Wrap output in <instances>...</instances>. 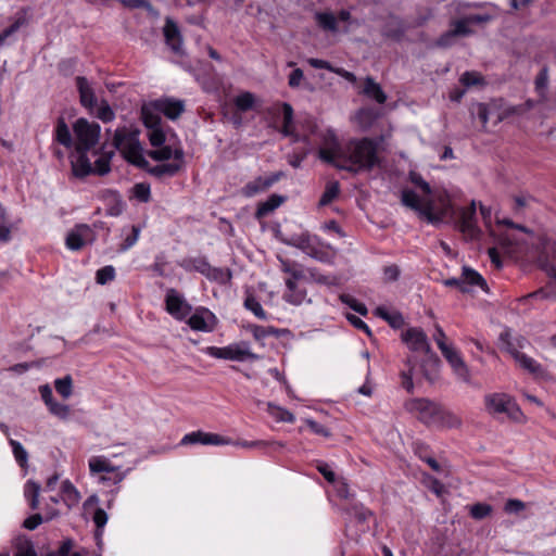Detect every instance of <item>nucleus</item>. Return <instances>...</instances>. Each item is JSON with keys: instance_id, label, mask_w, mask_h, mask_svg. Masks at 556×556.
Instances as JSON below:
<instances>
[{"instance_id": "nucleus-1", "label": "nucleus", "mask_w": 556, "mask_h": 556, "mask_svg": "<svg viewBox=\"0 0 556 556\" xmlns=\"http://www.w3.org/2000/svg\"><path fill=\"white\" fill-rule=\"evenodd\" d=\"M321 161L351 173L370 170L379 163L378 146L369 138L341 143L333 132L325 136L318 151Z\"/></svg>"}, {"instance_id": "nucleus-2", "label": "nucleus", "mask_w": 556, "mask_h": 556, "mask_svg": "<svg viewBox=\"0 0 556 556\" xmlns=\"http://www.w3.org/2000/svg\"><path fill=\"white\" fill-rule=\"evenodd\" d=\"M113 144L129 163L140 167L147 164L139 141V130L136 127L123 126L117 128L114 134Z\"/></svg>"}, {"instance_id": "nucleus-3", "label": "nucleus", "mask_w": 556, "mask_h": 556, "mask_svg": "<svg viewBox=\"0 0 556 556\" xmlns=\"http://www.w3.org/2000/svg\"><path fill=\"white\" fill-rule=\"evenodd\" d=\"M539 263L551 279V286L542 288L531 294L530 298L556 300V241L545 242Z\"/></svg>"}, {"instance_id": "nucleus-4", "label": "nucleus", "mask_w": 556, "mask_h": 556, "mask_svg": "<svg viewBox=\"0 0 556 556\" xmlns=\"http://www.w3.org/2000/svg\"><path fill=\"white\" fill-rule=\"evenodd\" d=\"M73 130L76 137V151H89L98 143L101 127L80 117L74 123Z\"/></svg>"}, {"instance_id": "nucleus-5", "label": "nucleus", "mask_w": 556, "mask_h": 556, "mask_svg": "<svg viewBox=\"0 0 556 556\" xmlns=\"http://www.w3.org/2000/svg\"><path fill=\"white\" fill-rule=\"evenodd\" d=\"M205 353L215 358L236 361V362H244L248 359L256 361L258 359V355L253 353L250 350L249 343L239 342L233 343L224 348L217 346H207L205 349Z\"/></svg>"}, {"instance_id": "nucleus-6", "label": "nucleus", "mask_w": 556, "mask_h": 556, "mask_svg": "<svg viewBox=\"0 0 556 556\" xmlns=\"http://www.w3.org/2000/svg\"><path fill=\"white\" fill-rule=\"evenodd\" d=\"M484 403L486 410L493 416L506 415L511 419H517L520 415L517 404L505 393L488 394L484 397Z\"/></svg>"}, {"instance_id": "nucleus-7", "label": "nucleus", "mask_w": 556, "mask_h": 556, "mask_svg": "<svg viewBox=\"0 0 556 556\" xmlns=\"http://www.w3.org/2000/svg\"><path fill=\"white\" fill-rule=\"evenodd\" d=\"M406 409L427 426H434L441 405L428 399H413L406 402Z\"/></svg>"}, {"instance_id": "nucleus-8", "label": "nucleus", "mask_w": 556, "mask_h": 556, "mask_svg": "<svg viewBox=\"0 0 556 556\" xmlns=\"http://www.w3.org/2000/svg\"><path fill=\"white\" fill-rule=\"evenodd\" d=\"M401 338L412 352L425 353L429 358L438 361L437 355L431 350L428 337L422 329L417 327L408 328L402 332Z\"/></svg>"}, {"instance_id": "nucleus-9", "label": "nucleus", "mask_w": 556, "mask_h": 556, "mask_svg": "<svg viewBox=\"0 0 556 556\" xmlns=\"http://www.w3.org/2000/svg\"><path fill=\"white\" fill-rule=\"evenodd\" d=\"M509 332L505 331L501 333L500 339L503 342L504 349L513 355L515 361L522 367L528 370L530 374L541 377L544 375L543 367L532 357L527 356L526 354L517 351L513 343L509 341Z\"/></svg>"}, {"instance_id": "nucleus-10", "label": "nucleus", "mask_w": 556, "mask_h": 556, "mask_svg": "<svg viewBox=\"0 0 556 556\" xmlns=\"http://www.w3.org/2000/svg\"><path fill=\"white\" fill-rule=\"evenodd\" d=\"M165 305L168 314L178 320H184L187 318L192 311L191 305L175 289L167 290L165 296Z\"/></svg>"}, {"instance_id": "nucleus-11", "label": "nucleus", "mask_w": 556, "mask_h": 556, "mask_svg": "<svg viewBox=\"0 0 556 556\" xmlns=\"http://www.w3.org/2000/svg\"><path fill=\"white\" fill-rule=\"evenodd\" d=\"M444 285L447 287H457L464 293L470 292L471 286H479L481 289L486 290V281L484 278L478 271L468 267L463 268L460 279H446Z\"/></svg>"}, {"instance_id": "nucleus-12", "label": "nucleus", "mask_w": 556, "mask_h": 556, "mask_svg": "<svg viewBox=\"0 0 556 556\" xmlns=\"http://www.w3.org/2000/svg\"><path fill=\"white\" fill-rule=\"evenodd\" d=\"M282 176V172L273 173L268 176H258L245 184L240 190V193L245 198H252L268 190L274 184L278 182Z\"/></svg>"}, {"instance_id": "nucleus-13", "label": "nucleus", "mask_w": 556, "mask_h": 556, "mask_svg": "<svg viewBox=\"0 0 556 556\" xmlns=\"http://www.w3.org/2000/svg\"><path fill=\"white\" fill-rule=\"evenodd\" d=\"M93 241L94 233L90 226L79 224L67 233L65 243L70 250L78 251Z\"/></svg>"}, {"instance_id": "nucleus-14", "label": "nucleus", "mask_w": 556, "mask_h": 556, "mask_svg": "<svg viewBox=\"0 0 556 556\" xmlns=\"http://www.w3.org/2000/svg\"><path fill=\"white\" fill-rule=\"evenodd\" d=\"M401 202L406 207L416 211L421 217L426 218L427 220L431 223L435 220L432 212V204L430 202L422 203V201L415 191L408 189L403 190Z\"/></svg>"}, {"instance_id": "nucleus-15", "label": "nucleus", "mask_w": 556, "mask_h": 556, "mask_svg": "<svg viewBox=\"0 0 556 556\" xmlns=\"http://www.w3.org/2000/svg\"><path fill=\"white\" fill-rule=\"evenodd\" d=\"M203 444V445H229L232 443L231 439L223 437L217 433L193 431L186 434L181 439V444Z\"/></svg>"}, {"instance_id": "nucleus-16", "label": "nucleus", "mask_w": 556, "mask_h": 556, "mask_svg": "<svg viewBox=\"0 0 556 556\" xmlns=\"http://www.w3.org/2000/svg\"><path fill=\"white\" fill-rule=\"evenodd\" d=\"M282 299L294 306L312 303V300L307 296L306 288L293 279L286 280V291L283 292Z\"/></svg>"}, {"instance_id": "nucleus-17", "label": "nucleus", "mask_w": 556, "mask_h": 556, "mask_svg": "<svg viewBox=\"0 0 556 556\" xmlns=\"http://www.w3.org/2000/svg\"><path fill=\"white\" fill-rule=\"evenodd\" d=\"M459 228L462 232L475 239L479 236V228L476 220V202L471 201L470 205L459 210Z\"/></svg>"}, {"instance_id": "nucleus-18", "label": "nucleus", "mask_w": 556, "mask_h": 556, "mask_svg": "<svg viewBox=\"0 0 556 556\" xmlns=\"http://www.w3.org/2000/svg\"><path fill=\"white\" fill-rule=\"evenodd\" d=\"M441 353L453 368L455 375L460 380L468 382L470 378L469 370L465 362L463 361L459 352L454 346L450 345L443 349Z\"/></svg>"}, {"instance_id": "nucleus-19", "label": "nucleus", "mask_w": 556, "mask_h": 556, "mask_svg": "<svg viewBox=\"0 0 556 556\" xmlns=\"http://www.w3.org/2000/svg\"><path fill=\"white\" fill-rule=\"evenodd\" d=\"M76 86L79 92L81 105L89 110L93 109L97 105V97L87 78L84 76H77Z\"/></svg>"}, {"instance_id": "nucleus-20", "label": "nucleus", "mask_w": 556, "mask_h": 556, "mask_svg": "<svg viewBox=\"0 0 556 556\" xmlns=\"http://www.w3.org/2000/svg\"><path fill=\"white\" fill-rule=\"evenodd\" d=\"M155 101L161 113L170 119H176L185 111V103L181 100L165 98Z\"/></svg>"}, {"instance_id": "nucleus-21", "label": "nucleus", "mask_w": 556, "mask_h": 556, "mask_svg": "<svg viewBox=\"0 0 556 556\" xmlns=\"http://www.w3.org/2000/svg\"><path fill=\"white\" fill-rule=\"evenodd\" d=\"M161 114L156 101L147 103L141 108V118L147 128L161 126Z\"/></svg>"}, {"instance_id": "nucleus-22", "label": "nucleus", "mask_w": 556, "mask_h": 556, "mask_svg": "<svg viewBox=\"0 0 556 556\" xmlns=\"http://www.w3.org/2000/svg\"><path fill=\"white\" fill-rule=\"evenodd\" d=\"M77 156L72 160V169L73 174L76 177H86L89 174L93 173V167L87 156L88 151H76Z\"/></svg>"}, {"instance_id": "nucleus-23", "label": "nucleus", "mask_w": 556, "mask_h": 556, "mask_svg": "<svg viewBox=\"0 0 556 556\" xmlns=\"http://www.w3.org/2000/svg\"><path fill=\"white\" fill-rule=\"evenodd\" d=\"M363 93L377 101L379 104H383L387 101V94L382 90L381 86L375 81L372 77H366L364 81Z\"/></svg>"}, {"instance_id": "nucleus-24", "label": "nucleus", "mask_w": 556, "mask_h": 556, "mask_svg": "<svg viewBox=\"0 0 556 556\" xmlns=\"http://www.w3.org/2000/svg\"><path fill=\"white\" fill-rule=\"evenodd\" d=\"M164 36L167 45L175 51L178 52L181 48V38L177 25L167 20L164 26Z\"/></svg>"}, {"instance_id": "nucleus-25", "label": "nucleus", "mask_w": 556, "mask_h": 556, "mask_svg": "<svg viewBox=\"0 0 556 556\" xmlns=\"http://www.w3.org/2000/svg\"><path fill=\"white\" fill-rule=\"evenodd\" d=\"M434 426L443 428H459L462 426V419L453 412L441 406Z\"/></svg>"}, {"instance_id": "nucleus-26", "label": "nucleus", "mask_w": 556, "mask_h": 556, "mask_svg": "<svg viewBox=\"0 0 556 556\" xmlns=\"http://www.w3.org/2000/svg\"><path fill=\"white\" fill-rule=\"evenodd\" d=\"M150 156L155 161H166L173 157L175 162L182 163L184 151L181 149L173 150L168 146H161L160 149L151 151Z\"/></svg>"}, {"instance_id": "nucleus-27", "label": "nucleus", "mask_w": 556, "mask_h": 556, "mask_svg": "<svg viewBox=\"0 0 556 556\" xmlns=\"http://www.w3.org/2000/svg\"><path fill=\"white\" fill-rule=\"evenodd\" d=\"M406 31L403 22L396 17H391L383 27L382 34L394 40H401Z\"/></svg>"}, {"instance_id": "nucleus-28", "label": "nucleus", "mask_w": 556, "mask_h": 556, "mask_svg": "<svg viewBox=\"0 0 556 556\" xmlns=\"http://www.w3.org/2000/svg\"><path fill=\"white\" fill-rule=\"evenodd\" d=\"M210 263L205 257H190L186 258L180 263V267H182L187 271H198L202 274L203 276L206 275Z\"/></svg>"}, {"instance_id": "nucleus-29", "label": "nucleus", "mask_w": 556, "mask_h": 556, "mask_svg": "<svg viewBox=\"0 0 556 556\" xmlns=\"http://www.w3.org/2000/svg\"><path fill=\"white\" fill-rule=\"evenodd\" d=\"M285 201V198L278 194H271L265 202L258 204L256 210L257 217L267 216L279 207Z\"/></svg>"}, {"instance_id": "nucleus-30", "label": "nucleus", "mask_w": 556, "mask_h": 556, "mask_svg": "<svg viewBox=\"0 0 556 556\" xmlns=\"http://www.w3.org/2000/svg\"><path fill=\"white\" fill-rule=\"evenodd\" d=\"M535 92L538 93L540 101L545 102L547 100L548 90V70L542 67L534 80Z\"/></svg>"}, {"instance_id": "nucleus-31", "label": "nucleus", "mask_w": 556, "mask_h": 556, "mask_svg": "<svg viewBox=\"0 0 556 556\" xmlns=\"http://www.w3.org/2000/svg\"><path fill=\"white\" fill-rule=\"evenodd\" d=\"M55 140L65 148H72L73 146V138L70 128L62 117L58 119L55 128Z\"/></svg>"}, {"instance_id": "nucleus-32", "label": "nucleus", "mask_w": 556, "mask_h": 556, "mask_svg": "<svg viewBox=\"0 0 556 556\" xmlns=\"http://www.w3.org/2000/svg\"><path fill=\"white\" fill-rule=\"evenodd\" d=\"M181 168V163L180 162H174V163H165V164H159L156 166H153L150 168V174L157 177V178H162L164 176H168V177H172L174 175H176Z\"/></svg>"}, {"instance_id": "nucleus-33", "label": "nucleus", "mask_w": 556, "mask_h": 556, "mask_svg": "<svg viewBox=\"0 0 556 556\" xmlns=\"http://www.w3.org/2000/svg\"><path fill=\"white\" fill-rule=\"evenodd\" d=\"M205 277L214 282L220 283V285H227L230 282L232 278L231 270L228 268H219V267H213L210 266Z\"/></svg>"}, {"instance_id": "nucleus-34", "label": "nucleus", "mask_w": 556, "mask_h": 556, "mask_svg": "<svg viewBox=\"0 0 556 556\" xmlns=\"http://www.w3.org/2000/svg\"><path fill=\"white\" fill-rule=\"evenodd\" d=\"M375 314L386 321L393 328H400L404 324L403 316L397 312H389L386 307L379 306L376 308Z\"/></svg>"}, {"instance_id": "nucleus-35", "label": "nucleus", "mask_w": 556, "mask_h": 556, "mask_svg": "<svg viewBox=\"0 0 556 556\" xmlns=\"http://www.w3.org/2000/svg\"><path fill=\"white\" fill-rule=\"evenodd\" d=\"M62 495L63 501L68 507L77 505L80 500L79 492L70 481H64L62 483Z\"/></svg>"}, {"instance_id": "nucleus-36", "label": "nucleus", "mask_w": 556, "mask_h": 556, "mask_svg": "<svg viewBox=\"0 0 556 556\" xmlns=\"http://www.w3.org/2000/svg\"><path fill=\"white\" fill-rule=\"evenodd\" d=\"M114 155L113 151L102 152L94 161L93 173L98 175H105L111 170V159Z\"/></svg>"}, {"instance_id": "nucleus-37", "label": "nucleus", "mask_w": 556, "mask_h": 556, "mask_svg": "<svg viewBox=\"0 0 556 556\" xmlns=\"http://www.w3.org/2000/svg\"><path fill=\"white\" fill-rule=\"evenodd\" d=\"M346 513L357 522H366L372 516L371 510L366 508L361 503L352 504L349 508H346Z\"/></svg>"}, {"instance_id": "nucleus-38", "label": "nucleus", "mask_w": 556, "mask_h": 556, "mask_svg": "<svg viewBox=\"0 0 556 556\" xmlns=\"http://www.w3.org/2000/svg\"><path fill=\"white\" fill-rule=\"evenodd\" d=\"M89 469L91 473H100V472H113L115 467H113L108 459L101 456H93L89 459Z\"/></svg>"}, {"instance_id": "nucleus-39", "label": "nucleus", "mask_w": 556, "mask_h": 556, "mask_svg": "<svg viewBox=\"0 0 556 556\" xmlns=\"http://www.w3.org/2000/svg\"><path fill=\"white\" fill-rule=\"evenodd\" d=\"M24 493L29 500L31 509H37L39 506L40 485L35 481H28L25 484Z\"/></svg>"}, {"instance_id": "nucleus-40", "label": "nucleus", "mask_w": 556, "mask_h": 556, "mask_svg": "<svg viewBox=\"0 0 556 556\" xmlns=\"http://www.w3.org/2000/svg\"><path fill=\"white\" fill-rule=\"evenodd\" d=\"M244 307L248 311H251L258 319L265 320L267 319V314L263 309L261 303L256 300V298L249 293L244 300Z\"/></svg>"}, {"instance_id": "nucleus-41", "label": "nucleus", "mask_w": 556, "mask_h": 556, "mask_svg": "<svg viewBox=\"0 0 556 556\" xmlns=\"http://www.w3.org/2000/svg\"><path fill=\"white\" fill-rule=\"evenodd\" d=\"M339 192L340 186L338 181L327 184L326 189L319 199V205H328L339 195Z\"/></svg>"}, {"instance_id": "nucleus-42", "label": "nucleus", "mask_w": 556, "mask_h": 556, "mask_svg": "<svg viewBox=\"0 0 556 556\" xmlns=\"http://www.w3.org/2000/svg\"><path fill=\"white\" fill-rule=\"evenodd\" d=\"M317 24L325 30L337 31V17L332 13L324 12L316 14Z\"/></svg>"}, {"instance_id": "nucleus-43", "label": "nucleus", "mask_w": 556, "mask_h": 556, "mask_svg": "<svg viewBox=\"0 0 556 556\" xmlns=\"http://www.w3.org/2000/svg\"><path fill=\"white\" fill-rule=\"evenodd\" d=\"M54 388L56 392L64 399H68L73 393V380L70 375L56 379L54 381Z\"/></svg>"}, {"instance_id": "nucleus-44", "label": "nucleus", "mask_w": 556, "mask_h": 556, "mask_svg": "<svg viewBox=\"0 0 556 556\" xmlns=\"http://www.w3.org/2000/svg\"><path fill=\"white\" fill-rule=\"evenodd\" d=\"M15 548L16 553L14 556H37L31 541L26 538H17Z\"/></svg>"}, {"instance_id": "nucleus-45", "label": "nucleus", "mask_w": 556, "mask_h": 556, "mask_svg": "<svg viewBox=\"0 0 556 556\" xmlns=\"http://www.w3.org/2000/svg\"><path fill=\"white\" fill-rule=\"evenodd\" d=\"M9 443L12 447L13 455L15 460L18 463L21 467H26L28 462V453L24 448V446L16 440L10 439Z\"/></svg>"}, {"instance_id": "nucleus-46", "label": "nucleus", "mask_w": 556, "mask_h": 556, "mask_svg": "<svg viewBox=\"0 0 556 556\" xmlns=\"http://www.w3.org/2000/svg\"><path fill=\"white\" fill-rule=\"evenodd\" d=\"M283 125L281 132L285 136H292L293 134V109L289 103H282Z\"/></svg>"}, {"instance_id": "nucleus-47", "label": "nucleus", "mask_w": 556, "mask_h": 556, "mask_svg": "<svg viewBox=\"0 0 556 556\" xmlns=\"http://www.w3.org/2000/svg\"><path fill=\"white\" fill-rule=\"evenodd\" d=\"M231 444H235L237 446L243 447V448H260L264 450L268 446H273L275 448L277 447H283V444L280 442H267V441H237L232 442Z\"/></svg>"}, {"instance_id": "nucleus-48", "label": "nucleus", "mask_w": 556, "mask_h": 556, "mask_svg": "<svg viewBox=\"0 0 556 556\" xmlns=\"http://www.w3.org/2000/svg\"><path fill=\"white\" fill-rule=\"evenodd\" d=\"M254 102H255L254 94L249 91L242 92L235 98L236 108L242 112L251 110L254 105Z\"/></svg>"}, {"instance_id": "nucleus-49", "label": "nucleus", "mask_w": 556, "mask_h": 556, "mask_svg": "<svg viewBox=\"0 0 556 556\" xmlns=\"http://www.w3.org/2000/svg\"><path fill=\"white\" fill-rule=\"evenodd\" d=\"M268 412L277 421L292 424L295 420V417L291 412L279 406L268 404Z\"/></svg>"}, {"instance_id": "nucleus-50", "label": "nucleus", "mask_w": 556, "mask_h": 556, "mask_svg": "<svg viewBox=\"0 0 556 556\" xmlns=\"http://www.w3.org/2000/svg\"><path fill=\"white\" fill-rule=\"evenodd\" d=\"M470 22L468 21V17H464V18H460V20H457V21H454L452 23V33L455 37H460V36H468L470 34H472V30L470 29Z\"/></svg>"}, {"instance_id": "nucleus-51", "label": "nucleus", "mask_w": 556, "mask_h": 556, "mask_svg": "<svg viewBox=\"0 0 556 556\" xmlns=\"http://www.w3.org/2000/svg\"><path fill=\"white\" fill-rule=\"evenodd\" d=\"M406 365H407L408 369L402 371V374H401L402 386L406 391L412 392L414 389V383H413V370L415 368L414 359L412 357H408L406 361Z\"/></svg>"}, {"instance_id": "nucleus-52", "label": "nucleus", "mask_w": 556, "mask_h": 556, "mask_svg": "<svg viewBox=\"0 0 556 556\" xmlns=\"http://www.w3.org/2000/svg\"><path fill=\"white\" fill-rule=\"evenodd\" d=\"M340 301L351 307L353 311L358 313L359 315L366 316L368 311L365 304L358 302L356 299L351 296L350 294H340Z\"/></svg>"}, {"instance_id": "nucleus-53", "label": "nucleus", "mask_w": 556, "mask_h": 556, "mask_svg": "<svg viewBox=\"0 0 556 556\" xmlns=\"http://www.w3.org/2000/svg\"><path fill=\"white\" fill-rule=\"evenodd\" d=\"M188 325L191 329L198 330V331H212V327L207 325L204 317L199 314L198 312L193 315H191L188 319Z\"/></svg>"}, {"instance_id": "nucleus-54", "label": "nucleus", "mask_w": 556, "mask_h": 556, "mask_svg": "<svg viewBox=\"0 0 556 556\" xmlns=\"http://www.w3.org/2000/svg\"><path fill=\"white\" fill-rule=\"evenodd\" d=\"M97 117L104 123L112 122L115 118V113L108 103V101L102 100L97 110Z\"/></svg>"}, {"instance_id": "nucleus-55", "label": "nucleus", "mask_w": 556, "mask_h": 556, "mask_svg": "<svg viewBox=\"0 0 556 556\" xmlns=\"http://www.w3.org/2000/svg\"><path fill=\"white\" fill-rule=\"evenodd\" d=\"M377 116V113L372 109H362L357 113V119L365 128L371 126Z\"/></svg>"}, {"instance_id": "nucleus-56", "label": "nucleus", "mask_w": 556, "mask_h": 556, "mask_svg": "<svg viewBox=\"0 0 556 556\" xmlns=\"http://www.w3.org/2000/svg\"><path fill=\"white\" fill-rule=\"evenodd\" d=\"M48 409L52 415L59 417L60 419H67L71 414V408L68 405L55 401L48 406Z\"/></svg>"}, {"instance_id": "nucleus-57", "label": "nucleus", "mask_w": 556, "mask_h": 556, "mask_svg": "<svg viewBox=\"0 0 556 556\" xmlns=\"http://www.w3.org/2000/svg\"><path fill=\"white\" fill-rule=\"evenodd\" d=\"M492 511V507L489 504L477 503L471 506L470 515L473 519H483L488 517Z\"/></svg>"}, {"instance_id": "nucleus-58", "label": "nucleus", "mask_w": 556, "mask_h": 556, "mask_svg": "<svg viewBox=\"0 0 556 556\" xmlns=\"http://www.w3.org/2000/svg\"><path fill=\"white\" fill-rule=\"evenodd\" d=\"M140 231L141 229L139 226H131L130 232L125 237L124 242L121 245V250L127 251L130 249L138 241Z\"/></svg>"}, {"instance_id": "nucleus-59", "label": "nucleus", "mask_w": 556, "mask_h": 556, "mask_svg": "<svg viewBox=\"0 0 556 556\" xmlns=\"http://www.w3.org/2000/svg\"><path fill=\"white\" fill-rule=\"evenodd\" d=\"M115 277V269L113 266H104L97 271V282L99 285H105L112 281Z\"/></svg>"}, {"instance_id": "nucleus-60", "label": "nucleus", "mask_w": 556, "mask_h": 556, "mask_svg": "<svg viewBox=\"0 0 556 556\" xmlns=\"http://www.w3.org/2000/svg\"><path fill=\"white\" fill-rule=\"evenodd\" d=\"M460 83L466 87H471L482 84L483 77L477 72H465L460 76Z\"/></svg>"}, {"instance_id": "nucleus-61", "label": "nucleus", "mask_w": 556, "mask_h": 556, "mask_svg": "<svg viewBox=\"0 0 556 556\" xmlns=\"http://www.w3.org/2000/svg\"><path fill=\"white\" fill-rule=\"evenodd\" d=\"M149 129H150L149 140H150L151 146H153V147L163 146V143L165 141V135H164L161 126L151 127Z\"/></svg>"}, {"instance_id": "nucleus-62", "label": "nucleus", "mask_w": 556, "mask_h": 556, "mask_svg": "<svg viewBox=\"0 0 556 556\" xmlns=\"http://www.w3.org/2000/svg\"><path fill=\"white\" fill-rule=\"evenodd\" d=\"M134 195L141 202H148L151 195L150 186L147 184H136L134 187Z\"/></svg>"}, {"instance_id": "nucleus-63", "label": "nucleus", "mask_w": 556, "mask_h": 556, "mask_svg": "<svg viewBox=\"0 0 556 556\" xmlns=\"http://www.w3.org/2000/svg\"><path fill=\"white\" fill-rule=\"evenodd\" d=\"M251 332H252L254 339L260 341V340L266 338L267 336L275 334L276 330L273 327H263V326L254 325L251 327Z\"/></svg>"}, {"instance_id": "nucleus-64", "label": "nucleus", "mask_w": 556, "mask_h": 556, "mask_svg": "<svg viewBox=\"0 0 556 556\" xmlns=\"http://www.w3.org/2000/svg\"><path fill=\"white\" fill-rule=\"evenodd\" d=\"M409 179L414 185L418 186L426 194L431 193L430 185L426 180H424V178L419 174L412 172L409 174Z\"/></svg>"}]
</instances>
